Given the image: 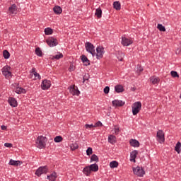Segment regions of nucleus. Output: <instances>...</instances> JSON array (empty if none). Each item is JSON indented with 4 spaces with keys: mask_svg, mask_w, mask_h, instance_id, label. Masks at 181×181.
Here are the masks:
<instances>
[{
    "mask_svg": "<svg viewBox=\"0 0 181 181\" xmlns=\"http://www.w3.org/2000/svg\"><path fill=\"white\" fill-rule=\"evenodd\" d=\"M141 109L142 103L141 102H135L132 106L133 115H137Z\"/></svg>",
    "mask_w": 181,
    "mask_h": 181,
    "instance_id": "nucleus-3",
    "label": "nucleus"
},
{
    "mask_svg": "<svg viewBox=\"0 0 181 181\" xmlns=\"http://www.w3.org/2000/svg\"><path fill=\"white\" fill-rule=\"evenodd\" d=\"M98 156L95 154H93L90 157V162H98Z\"/></svg>",
    "mask_w": 181,
    "mask_h": 181,
    "instance_id": "nucleus-38",
    "label": "nucleus"
},
{
    "mask_svg": "<svg viewBox=\"0 0 181 181\" xmlns=\"http://www.w3.org/2000/svg\"><path fill=\"white\" fill-rule=\"evenodd\" d=\"M113 107H124L125 105V102L119 100H114L112 102Z\"/></svg>",
    "mask_w": 181,
    "mask_h": 181,
    "instance_id": "nucleus-13",
    "label": "nucleus"
},
{
    "mask_svg": "<svg viewBox=\"0 0 181 181\" xmlns=\"http://www.w3.org/2000/svg\"><path fill=\"white\" fill-rule=\"evenodd\" d=\"M136 156H138V151L134 150L130 153V162H136Z\"/></svg>",
    "mask_w": 181,
    "mask_h": 181,
    "instance_id": "nucleus-14",
    "label": "nucleus"
},
{
    "mask_svg": "<svg viewBox=\"0 0 181 181\" xmlns=\"http://www.w3.org/2000/svg\"><path fill=\"white\" fill-rule=\"evenodd\" d=\"M1 73L5 78L9 80L12 77V72L11 71V66L6 65L1 69Z\"/></svg>",
    "mask_w": 181,
    "mask_h": 181,
    "instance_id": "nucleus-2",
    "label": "nucleus"
},
{
    "mask_svg": "<svg viewBox=\"0 0 181 181\" xmlns=\"http://www.w3.org/2000/svg\"><path fill=\"white\" fill-rule=\"evenodd\" d=\"M20 164H21L20 160H15L11 159L9 161V165H11V166H18V165H20Z\"/></svg>",
    "mask_w": 181,
    "mask_h": 181,
    "instance_id": "nucleus-29",
    "label": "nucleus"
},
{
    "mask_svg": "<svg viewBox=\"0 0 181 181\" xmlns=\"http://www.w3.org/2000/svg\"><path fill=\"white\" fill-rule=\"evenodd\" d=\"M115 90L116 93H122L124 91V87L122 85H117L115 86Z\"/></svg>",
    "mask_w": 181,
    "mask_h": 181,
    "instance_id": "nucleus-26",
    "label": "nucleus"
},
{
    "mask_svg": "<svg viewBox=\"0 0 181 181\" xmlns=\"http://www.w3.org/2000/svg\"><path fill=\"white\" fill-rule=\"evenodd\" d=\"M180 53H181V49H180Z\"/></svg>",
    "mask_w": 181,
    "mask_h": 181,
    "instance_id": "nucleus-52",
    "label": "nucleus"
},
{
    "mask_svg": "<svg viewBox=\"0 0 181 181\" xmlns=\"http://www.w3.org/2000/svg\"><path fill=\"white\" fill-rule=\"evenodd\" d=\"M69 71H74V65L73 64H71L69 68Z\"/></svg>",
    "mask_w": 181,
    "mask_h": 181,
    "instance_id": "nucleus-46",
    "label": "nucleus"
},
{
    "mask_svg": "<svg viewBox=\"0 0 181 181\" xmlns=\"http://www.w3.org/2000/svg\"><path fill=\"white\" fill-rule=\"evenodd\" d=\"M89 168H90L91 172H98V165L95 163L89 165Z\"/></svg>",
    "mask_w": 181,
    "mask_h": 181,
    "instance_id": "nucleus-27",
    "label": "nucleus"
},
{
    "mask_svg": "<svg viewBox=\"0 0 181 181\" xmlns=\"http://www.w3.org/2000/svg\"><path fill=\"white\" fill-rule=\"evenodd\" d=\"M113 129H114L115 135H119V127L115 126Z\"/></svg>",
    "mask_w": 181,
    "mask_h": 181,
    "instance_id": "nucleus-40",
    "label": "nucleus"
},
{
    "mask_svg": "<svg viewBox=\"0 0 181 181\" xmlns=\"http://www.w3.org/2000/svg\"><path fill=\"white\" fill-rule=\"evenodd\" d=\"M95 16H97V18H101L102 15H103V11H101V8H98L95 10Z\"/></svg>",
    "mask_w": 181,
    "mask_h": 181,
    "instance_id": "nucleus-30",
    "label": "nucleus"
},
{
    "mask_svg": "<svg viewBox=\"0 0 181 181\" xmlns=\"http://www.w3.org/2000/svg\"><path fill=\"white\" fill-rule=\"evenodd\" d=\"M63 57V54L59 53L55 56H54V59H56L57 60H59V59H62Z\"/></svg>",
    "mask_w": 181,
    "mask_h": 181,
    "instance_id": "nucleus-44",
    "label": "nucleus"
},
{
    "mask_svg": "<svg viewBox=\"0 0 181 181\" xmlns=\"http://www.w3.org/2000/svg\"><path fill=\"white\" fill-rule=\"evenodd\" d=\"M51 86H52V83L50 81L47 79H45L44 81H42L41 83V88L42 90H49Z\"/></svg>",
    "mask_w": 181,
    "mask_h": 181,
    "instance_id": "nucleus-10",
    "label": "nucleus"
},
{
    "mask_svg": "<svg viewBox=\"0 0 181 181\" xmlns=\"http://www.w3.org/2000/svg\"><path fill=\"white\" fill-rule=\"evenodd\" d=\"M53 33V30L50 28H47L45 29V34L47 35H52Z\"/></svg>",
    "mask_w": 181,
    "mask_h": 181,
    "instance_id": "nucleus-37",
    "label": "nucleus"
},
{
    "mask_svg": "<svg viewBox=\"0 0 181 181\" xmlns=\"http://www.w3.org/2000/svg\"><path fill=\"white\" fill-rule=\"evenodd\" d=\"M46 42L48 46H49V47H54V46H57V45H59L57 39L54 37L49 38L46 40Z\"/></svg>",
    "mask_w": 181,
    "mask_h": 181,
    "instance_id": "nucleus-9",
    "label": "nucleus"
},
{
    "mask_svg": "<svg viewBox=\"0 0 181 181\" xmlns=\"http://www.w3.org/2000/svg\"><path fill=\"white\" fill-rule=\"evenodd\" d=\"M81 61L83 63L84 66H90V60H88V58H87L86 55L81 56Z\"/></svg>",
    "mask_w": 181,
    "mask_h": 181,
    "instance_id": "nucleus-23",
    "label": "nucleus"
},
{
    "mask_svg": "<svg viewBox=\"0 0 181 181\" xmlns=\"http://www.w3.org/2000/svg\"><path fill=\"white\" fill-rule=\"evenodd\" d=\"M69 92L73 95H80V90H78V88L76 86H71L69 88Z\"/></svg>",
    "mask_w": 181,
    "mask_h": 181,
    "instance_id": "nucleus-12",
    "label": "nucleus"
},
{
    "mask_svg": "<svg viewBox=\"0 0 181 181\" xmlns=\"http://www.w3.org/2000/svg\"><path fill=\"white\" fill-rule=\"evenodd\" d=\"M30 73L31 74H33L35 77V80H40V78H42V77L40 76V74L36 72V68H33L30 71Z\"/></svg>",
    "mask_w": 181,
    "mask_h": 181,
    "instance_id": "nucleus-18",
    "label": "nucleus"
},
{
    "mask_svg": "<svg viewBox=\"0 0 181 181\" xmlns=\"http://www.w3.org/2000/svg\"><path fill=\"white\" fill-rule=\"evenodd\" d=\"M107 142H109V144H111V145L117 144V137L112 134H110L107 138Z\"/></svg>",
    "mask_w": 181,
    "mask_h": 181,
    "instance_id": "nucleus-16",
    "label": "nucleus"
},
{
    "mask_svg": "<svg viewBox=\"0 0 181 181\" xmlns=\"http://www.w3.org/2000/svg\"><path fill=\"white\" fill-rule=\"evenodd\" d=\"M54 141L57 143L62 142V141H63V137H62V136H57L54 137Z\"/></svg>",
    "mask_w": 181,
    "mask_h": 181,
    "instance_id": "nucleus-39",
    "label": "nucleus"
},
{
    "mask_svg": "<svg viewBox=\"0 0 181 181\" xmlns=\"http://www.w3.org/2000/svg\"><path fill=\"white\" fill-rule=\"evenodd\" d=\"M47 179L50 181H56V179H57V173H56V172L52 173L50 175H47Z\"/></svg>",
    "mask_w": 181,
    "mask_h": 181,
    "instance_id": "nucleus-24",
    "label": "nucleus"
},
{
    "mask_svg": "<svg viewBox=\"0 0 181 181\" xmlns=\"http://www.w3.org/2000/svg\"><path fill=\"white\" fill-rule=\"evenodd\" d=\"M3 57H4V59H9V57H11V54L9 53V52H8V50H4L3 52Z\"/></svg>",
    "mask_w": 181,
    "mask_h": 181,
    "instance_id": "nucleus-33",
    "label": "nucleus"
},
{
    "mask_svg": "<svg viewBox=\"0 0 181 181\" xmlns=\"http://www.w3.org/2000/svg\"><path fill=\"white\" fill-rule=\"evenodd\" d=\"M157 29L160 30V32H166V28L162 24H158Z\"/></svg>",
    "mask_w": 181,
    "mask_h": 181,
    "instance_id": "nucleus-36",
    "label": "nucleus"
},
{
    "mask_svg": "<svg viewBox=\"0 0 181 181\" xmlns=\"http://www.w3.org/2000/svg\"><path fill=\"white\" fill-rule=\"evenodd\" d=\"M84 81H86V80L83 79V83H84Z\"/></svg>",
    "mask_w": 181,
    "mask_h": 181,
    "instance_id": "nucleus-51",
    "label": "nucleus"
},
{
    "mask_svg": "<svg viewBox=\"0 0 181 181\" xmlns=\"http://www.w3.org/2000/svg\"><path fill=\"white\" fill-rule=\"evenodd\" d=\"M4 146H6V148H12V144H11V143H5L4 144Z\"/></svg>",
    "mask_w": 181,
    "mask_h": 181,
    "instance_id": "nucleus-48",
    "label": "nucleus"
},
{
    "mask_svg": "<svg viewBox=\"0 0 181 181\" xmlns=\"http://www.w3.org/2000/svg\"><path fill=\"white\" fill-rule=\"evenodd\" d=\"M122 46H129L134 43L132 40L129 38H127V37H122V42H121Z\"/></svg>",
    "mask_w": 181,
    "mask_h": 181,
    "instance_id": "nucleus-11",
    "label": "nucleus"
},
{
    "mask_svg": "<svg viewBox=\"0 0 181 181\" xmlns=\"http://www.w3.org/2000/svg\"><path fill=\"white\" fill-rule=\"evenodd\" d=\"M129 144L131 146H133L134 148H139V141L136 139H130Z\"/></svg>",
    "mask_w": 181,
    "mask_h": 181,
    "instance_id": "nucleus-20",
    "label": "nucleus"
},
{
    "mask_svg": "<svg viewBox=\"0 0 181 181\" xmlns=\"http://www.w3.org/2000/svg\"><path fill=\"white\" fill-rule=\"evenodd\" d=\"M157 141L159 142V144H163L165 142V133H163V131L158 130L157 132Z\"/></svg>",
    "mask_w": 181,
    "mask_h": 181,
    "instance_id": "nucleus-8",
    "label": "nucleus"
},
{
    "mask_svg": "<svg viewBox=\"0 0 181 181\" xmlns=\"http://www.w3.org/2000/svg\"><path fill=\"white\" fill-rule=\"evenodd\" d=\"M91 172L92 171H91V168H90V165L85 167L83 170V173L86 176H90V175H91Z\"/></svg>",
    "mask_w": 181,
    "mask_h": 181,
    "instance_id": "nucleus-21",
    "label": "nucleus"
},
{
    "mask_svg": "<svg viewBox=\"0 0 181 181\" xmlns=\"http://www.w3.org/2000/svg\"><path fill=\"white\" fill-rule=\"evenodd\" d=\"M77 148H78V146H76V147H75V148H74V149H77Z\"/></svg>",
    "mask_w": 181,
    "mask_h": 181,
    "instance_id": "nucleus-50",
    "label": "nucleus"
},
{
    "mask_svg": "<svg viewBox=\"0 0 181 181\" xmlns=\"http://www.w3.org/2000/svg\"><path fill=\"white\" fill-rule=\"evenodd\" d=\"M8 103L11 105V107H18V101H16V99H15L14 98H9L8 100Z\"/></svg>",
    "mask_w": 181,
    "mask_h": 181,
    "instance_id": "nucleus-17",
    "label": "nucleus"
},
{
    "mask_svg": "<svg viewBox=\"0 0 181 181\" xmlns=\"http://www.w3.org/2000/svg\"><path fill=\"white\" fill-rule=\"evenodd\" d=\"M133 172L134 175H136V176H139V177H142L144 175H145V170H144V168L139 166H137L136 168H133Z\"/></svg>",
    "mask_w": 181,
    "mask_h": 181,
    "instance_id": "nucleus-6",
    "label": "nucleus"
},
{
    "mask_svg": "<svg viewBox=\"0 0 181 181\" xmlns=\"http://www.w3.org/2000/svg\"><path fill=\"white\" fill-rule=\"evenodd\" d=\"M8 11L10 13L13 15V13H16L18 12V6H16V4H13L8 8Z\"/></svg>",
    "mask_w": 181,
    "mask_h": 181,
    "instance_id": "nucleus-19",
    "label": "nucleus"
},
{
    "mask_svg": "<svg viewBox=\"0 0 181 181\" xmlns=\"http://www.w3.org/2000/svg\"><path fill=\"white\" fill-rule=\"evenodd\" d=\"M150 82L154 86H158V84H159V83L160 82V78L156 76H153L150 77Z\"/></svg>",
    "mask_w": 181,
    "mask_h": 181,
    "instance_id": "nucleus-15",
    "label": "nucleus"
},
{
    "mask_svg": "<svg viewBox=\"0 0 181 181\" xmlns=\"http://www.w3.org/2000/svg\"><path fill=\"white\" fill-rule=\"evenodd\" d=\"M170 74H171L172 77H174V78L179 77V74H177V71H172L170 72Z\"/></svg>",
    "mask_w": 181,
    "mask_h": 181,
    "instance_id": "nucleus-42",
    "label": "nucleus"
},
{
    "mask_svg": "<svg viewBox=\"0 0 181 181\" xmlns=\"http://www.w3.org/2000/svg\"><path fill=\"white\" fill-rule=\"evenodd\" d=\"M1 128L2 131H6V129H7V127L5 125L1 126Z\"/></svg>",
    "mask_w": 181,
    "mask_h": 181,
    "instance_id": "nucleus-49",
    "label": "nucleus"
},
{
    "mask_svg": "<svg viewBox=\"0 0 181 181\" xmlns=\"http://www.w3.org/2000/svg\"><path fill=\"white\" fill-rule=\"evenodd\" d=\"M124 57H125V54L123 52H118L117 58L118 59L119 62H122V60H124Z\"/></svg>",
    "mask_w": 181,
    "mask_h": 181,
    "instance_id": "nucleus-31",
    "label": "nucleus"
},
{
    "mask_svg": "<svg viewBox=\"0 0 181 181\" xmlns=\"http://www.w3.org/2000/svg\"><path fill=\"white\" fill-rule=\"evenodd\" d=\"M85 127L86 128V129H91V128H95V125H93V124H86L85 125Z\"/></svg>",
    "mask_w": 181,
    "mask_h": 181,
    "instance_id": "nucleus-43",
    "label": "nucleus"
},
{
    "mask_svg": "<svg viewBox=\"0 0 181 181\" xmlns=\"http://www.w3.org/2000/svg\"><path fill=\"white\" fill-rule=\"evenodd\" d=\"M113 8L116 9V11H119L121 9V3H119V1H115L113 3Z\"/></svg>",
    "mask_w": 181,
    "mask_h": 181,
    "instance_id": "nucleus-28",
    "label": "nucleus"
},
{
    "mask_svg": "<svg viewBox=\"0 0 181 181\" xmlns=\"http://www.w3.org/2000/svg\"><path fill=\"white\" fill-rule=\"evenodd\" d=\"M180 148H181V143L177 142L175 147V151L177 152L178 153H180Z\"/></svg>",
    "mask_w": 181,
    "mask_h": 181,
    "instance_id": "nucleus-35",
    "label": "nucleus"
},
{
    "mask_svg": "<svg viewBox=\"0 0 181 181\" xmlns=\"http://www.w3.org/2000/svg\"><path fill=\"white\" fill-rule=\"evenodd\" d=\"M85 47H86V52L92 54L93 57L95 56V47H94V45L91 42H86Z\"/></svg>",
    "mask_w": 181,
    "mask_h": 181,
    "instance_id": "nucleus-4",
    "label": "nucleus"
},
{
    "mask_svg": "<svg viewBox=\"0 0 181 181\" xmlns=\"http://www.w3.org/2000/svg\"><path fill=\"white\" fill-rule=\"evenodd\" d=\"M110 167L112 169H114V168H118V162L114 160L110 163Z\"/></svg>",
    "mask_w": 181,
    "mask_h": 181,
    "instance_id": "nucleus-34",
    "label": "nucleus"
},
{
    "mask_svg": "<svg viewBox=\"0 0 181 181\" xmlns=\"http://www.w3.org/2000/svg\"><path fill=\"white\" fill-rule=\"evenodd\" d=\"M47 170H49V168H47V166H43V167H40L36 171H35V175L36 176H42V175H45L47 173Z\"/></svg>",
    "mask_w": 181,
    "mask_h": 181,
    "instance_id": "nucleus-7",
    "label": "nucleus"
},
{
    "mask_svg": "<svg viewBox=\"0 0 181 181\" xmlns=\"http://www.w3.org/2000/svg\"><path fill=\"white\" fill-rule=\"evenodd\" d=\"M47 141V140L46 139L45 136H39L37 138V140L35 142L37 148H39V149H43V148H45L46 146Z\"/></svg>",
    "mask_w": 181,
    "mask_h": 181,
    "instance_id": "nucleus-1",
    "label": "nucleus"
},
{
    "mask_svg": "<svg viewBox=\"0 0 181 181\" xmlns=\"http://www.w3.org/2000/svg\"><path fill=\"white\" fill-rule=\"evenodd\" d=\"M35 54L37 55L39 57H42V56H43V52H42L40 47H37L35 49Z\"/></svg>",
    "mask_w": 181,
    "mask_h": 181,
    "instance_id": "nucleus-32",
    "label": "nucleus"
},
{
    "mask_svg": "<svg viewBox=\"0 0 181 181\" xmlns=\"http://www.w3.org/2000/svg\"><path fill=\"white\" fill-rule=\"evenodd\" d=\"M16 93L17 94H25L26 93V90L23 88H21V87H18L16 89Z\"/></svg>",
    "mask_w": 181,
    "mask_h": 181,
    "instance_id": "nucleus-25",
    "label": "nucleus"
},
{
    "mask_svg": "<svg viewBox=\"0 0 181 181\" xmlns=\"http://www.w3.org/2000/svg\"><path fill=\"white\" fill-rule=\"evenodd\" d=\"M105 94H108L110 93V88L108 86H106L103 90Z\"/></svg>",
    "mask_w": 181,
    "mask_h": 181,
    "instance_id": "nucleus-45",
    "label": "nucleus"
},
{
    "mask_svg": "<svg viewBox=\"0 0 181 181\" xmlns=\"http://www.w3.org/2000/svg\"><path fill=\"white\" fill-rule=\"evenodd\" d=\"M96 54H95V56L96 57V59H98V60H100V59H103V56H104V47H101V46H98L96 48Z\"/></svg>",
    "mask_w": 181,
    "mask_h": 181,
    "instance_id": "nucleus-5",
    "label": "nucleus"
},
{
    "mask_svg": "<svg viewBox=\"0 0 181 181\" xmlns=\"http://www.w3.org/2000/svg\"><path fill=\"white\" fill-rule=\"evenodd\" d=\"M93 154V148L91 147L88 148V149L86 150V155H88V156H90V155Z\"/></svg>",
    "mask_w": 181,
    "mask_h": 181,
    "instance_id": "nucleus-41",
    "label": "nucleus"
},
{
    "mask_svg": "<svg viewBox=\"0 0 181 181\" xmlns=\"http://www.w3.org/2000/svg\"><path fill=\"white\" fill-rule=\"evenodd\" d=\"M53 11H54V13H56V15H60L63 12L62 7H60L59 6H55L53 8Z\"/></svg>",
    "mask_w": 181,
    "mask_h": 181,
    "instance_id": "nucleus-22",
    "label": "nucleus"
},
{
    "mask_svg": "<svg viewBox=\"0 0 181 181\" xmlns=\"http://www.w3.org/2000/svg\"><path fill=\"white\" fill-rule=\"evenodd\" d=\"M103 127V123H101L100 121L97 122L95 124V127Z\"/></svg>",
    "mask_w": 181,
    "mask_h": 181,
    "instance_id": "nucleus-47",
    "label": "nucleus"
}]
</instances>
